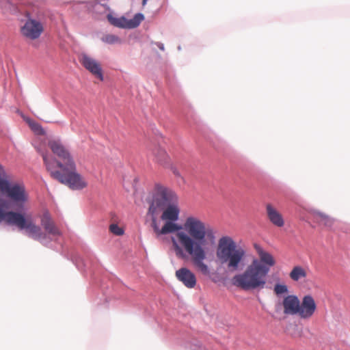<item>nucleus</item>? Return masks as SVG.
Segmentation results:
<instances>
[{
    "mask_svg": "<svg viewBox=\"0 0 350 350\" xmlns=\"http://www.w3.org/2000/svg\"><path fill=\"white\" fill-rule=\"evenodd\" d=\"M161 229V234L176 232L178 243L172 237V246L177 257L187 258L188 254L193 260L195 266L204 275H208L210 269L204 262L206 258V237L214 241L215 236L211 229H206L204 222L194 217H188L183 226L176 224V221L165 220Z\"/></svg>",
    "mask_w": 350,
    "mask_h": 350,
    "instance_id": "obj_1",
    "label": "nucleus"
},
{
    "mask_svg": "<svg viewBox=\"0 0 350 350\" xmlns=\"http://www.w3.org/2000/svg\"><path fill=\"white\" fill-rule=\"evenodd\" d=\"M49 146L53 154L61 159L59 161L56 159H49L45 152L38 149L51 176L73 190H80L85 187L87 183L77 172L75 162L69 150L62 142L59 139L50 140Z\"/></svg>",
    "mask_w": 350,
    "mask_h": 350,
    "instance_id": "obj_2",
    "label": "nucleus"
},
{
    "mask_svg": "<svg viewBox=\"0 0 350 350\" xmlns=\"http://www.w3.org/2000/svg\"><path fill=\"white\" fill-rule=\"evenodd\" d=\"M254 247L260 260L254 259L243 273H237L231 278L233 286L244 291L264 288L266 284L265 278L269 273L270 267L275 264L270 253L256 244Z\"/></svg>",
    "mask_w": 350,
    "mask_h": 350,
    "instance_id": "obj_3",
    "label": "nucleus"
},
{
    "mask_svg": "<svg viewBox=\"0 0 350 350\" xmlns=\"http://www.w3.org/2000/svg\"><path fill=\"white\" fill-rule=\"evenodd\" d=\"M245 250L237 246L234 241L228 236L219 239L216 250V257L221 265H226L230 271H237L245 266Z\"/></svg>",
    "mask_w": 350,
    "mask_h": 350,
    "instance_id": "obj_4",
    "label": "nucleus"
},
{
    "mask_svg": "<svg viewBox=\"0 0 350 350\" xmlns=\"http://www.w3.org/2000/svg\"><path fill=\"white\" fill-rule=\"evenodd\" d=\"M177 202L178 197L172 189L156 183L152 198L150 200L148 213H157L158 211Z\"/></svg>",
    "mask_w": 350,
    "mask_h": 350,
    "instance_id": "obj_5",
    "label": "nucleus"
},
{
    "mask_svg": "<svg viewBox=\"0 0 350 350\" xmlns=\"http://www.w3.org/2000/svg\"><path fill=\"white\" fill-rule=\"evenodd\" d=\"M14 202L18 210L24 208V204L27 200V195L24 185L18 183H8V185L1 192Z\"/></svg>",
    "mask_w": 350,
    "mask_h": 350,
    "instance_id": "obj_6",
    "label": "nucleus"
},
{
    "mask_svg": "<svg viewBox=\"0 0 350 350\" xmlns=\"http://www.w3.org/2000/svg\"><path fill=\"white\" fill-rule=\"evenodd\" d=\"M19 229L25 230L28 237L39 241L43 245L49 247H51L53 240L51 237V235L43 232L41 228L36 225L31 220H28L25 217Z\"/></svg>",
    "mask_w": 350,
    "mask_h": 350,
    "instance_id": "obj_7",
    "label": "nucleus"
},
{
    "mask_svg": "<svg viewBox=\"0 0 350 350\" xmlns=\"http://www.w3.org/2000/svg\"><path fill=\"white\" fill-rule=\"evenodd\" d=\"M25 23L21 28V34L29 39H38L44 31L42 23L33 18L28 11L25 12Z\"/></svg>",
    "mask_w": 350,
    "mask_h": 350,
    "instance_id": "obj_8",
    "label": "nucleus"
},
{
    "mask_svg": "<svg viewBox=\"0 0 350 350\" xmlns=\"http://www.w3.org/2000/svg\"><path fill=\"white\" fill-rule=\"evenodd\" d=\"M107 18L109 23L114 27L131 29L137 27L145 17L144 14L138 12L131 19H127L124 16L115 17L111 14H107Z\"/></svg>",
    "mask_w": 350,
    "mask_h": 350,
    "instance_id": "obj_9",
    "label": "nucleus"
},
{
    "mask_svg": "<svg viewBox=\"0 0 350 350\" xmlns=\"http://www.w3.org/2000/svg\"><path fill=\"white\" fill-rule=\"evenodd\" d=\"M7 207V202L0 200V224L5 221L8 224L14 225L20 228L25 218V214L13 211H5V208Z\"/></svg>",
    "mask_w": 350,
    "mask_h": 350,
    "instance_id": "obj_10",
    "label": "nucleus"
},
{
    "mask_svg": "<svg viewBox=\"0 0 350 350\" xmlns=\"http://www.w3.org/2000/svg\"><path fill=\"white\" fill-rule=\"evenodd\" d=\"M317 310V304L310 295H304L299 304V316L301 319L310 318Z\"/></svg>",
    "mask_w": 350,
    "mask_h": 350,
    "instance_id": "obj_11",
    "label": "nucleus"
},
{
    "mask_svg": "<svg viewBox=\"0 0 350 350\" xmlns=\"http://www.w3.org/2000/svg\"><path fill=\"white\" fill-rule=\"evenodd\" d=\"M80 62L83 66L92 75L96 76L101 81L103 80L102 68L94 59L92 58L86 53H81L80 55Z\"/></svg>",
    "mask_w": 350,
    "mask_h": 350,
    "instance_id": "obj_12",
    "label": "nucleus"
},
{
    "mask_svg": "<svg viewBox=\"0 0 350 350\" xmlns=\"http://www.w3.org/2000/svg\"><path fill=\"white\" fill-rule=\"evenodd\" d=\"M300 300L296 295H288L283 299L284 313L287 315H298Z\"/></svg>",
    "mask_w": 350,
    "mask_h": 350,
    "instance_id": "obj_13",
    "label": "nucleus"
},
{
    "mask_svg": "<svg viewBox=\"0 0 350 350\" xmlns=\"http://www.w3.org/2000/svg\"><path fill=\"white\" fill-rule=\"evenodd\" d=\"M176 276L187 288H193L196 284V275L187 267H182L177 270Z\"/></svg>",
    "mask_w": 350,
    "mask_h": 350,
    "instance_id": "obj_14",
    "label": "nucleus"
},
{
    "mask_svg": "<svg viewBox=\"0 0 350 350\" xmlns=\"http://www.w3.org/2000/svg\"><path fill=\"white\" fill-rule=\"evenodd\" d=\"M40 221L42 226L49 235H52V237L61 235L60 230L55 226L49 211H46L43 213Z\"/></svg>",
    "mask_w": 350,
    "mask_h": 350,
    "instance_id": "obj_15",
    "label": "nucleus"
},
{
    "mask_svg": "<svg viewBox=\"0 0 350 350\" xmlns=\"http://www.w3.org/2000/svg\"><path fill=\"white\" fill-rule=\"evenodd\" d=\"M267 215L270 222L275 226L281 228L284 225L282 215L271 204L266 205Z\"/></svg>",
    "mask_w": 350,
    "mask_h": 350,
    "instance_id": "obj_16",
    "label": "nucleus"
},
{
    "mask_svg": "<svg viewBox=\"0 0 350 350\" xmlns=\"http://www.w3.org/2000/svg\"><path fill=\"white\" fill-rule=\"evenodd\" d=\"M160 211H163V214L161 217L163 220L177 221L178 219L180 210L177 206V203L171 204Z\"/></svg>",
    "mask_w": 350,
    "mask_h": 350,
    "instance_id": "obj_17",
    "label": "nucleus"
},
{
    "mask_svg": "<svg viewBox=\"0 0 350 350\" xmlns=\"http://www.w3.org/2000/svg\"><path fill=\"white\" fill-rule=\"evenodd\" d=\"M306 271L301 266H295L289 273L290 278L293 281H299L301 278L306 277Z\"/></svg>",
    "mask_w": 350,
    "mask_h": 350,
    "instance_id": "obj_18",
    "label": "nucleus"
},
{
    "mask_svg": "<svg viewBox=\"0 0 350 350\" xmlns=\"http://www.w3.org/2000/svg\"><path fill=\"white\" fill-rule=\"evenodd\" d=\"M157 161L161 165H165L168 163L169 157L166 151L162 148H159L154 153Z\"/></svg>",
    "mask_w": 350,
    "mask_h": 350,
    "instance_id": "obj_19",
    "label": "nucleus"
},
{
    "mask_svg": "<svg viewBox=\"0 0 350 350\" xmlns=\"http://www.w3.org/2000/svg\"><path fill=\"white\" fill-rule=\"evenodd\" d=\"M102 42L108 44L121 43V39L114 34H105L100 38Z\"/></svg>",
    "mask_w": 350,
    "mask_h": 350,
    "instance_id": "obj_20",
    "label": "nucleus"
},
{
    "mask_svg": "<svg viewBox=\"0 0 350 350\" xmlns=\"http://www.w3.org/2000/svg\"><path fill=\"white\" fill-rule=\"evenodd\" d=\"M314 215L319 216L321 218V221L324 224L325 226L329 227L333 224L334 219L325 213L319 211H316L314 212Z\"/></svg>",
    "mask_w": 350,
    "mask_h": 350,
    "instance_id": "obj_21",
    "label": "nucleus"
},
{
    "mask_svg": "<svg viewBox=\"0 0 350 350\" xmlns=\"http://www.w3.org/2000/svg\"><path fill=\"white\" fill-rule=\"evenodd\" d=\"M273 291L276 295L280 296L282 294L287 293L288 292V288L287 285L284 284L276 283L274 285Z\"/></svg>",
    "mask_w": 350,
    "mask_h": 350,
    "instance_id": "obj_22",
    "label": "nucleus"
},
{
    "mask_svg": "<svg viewBox=\"0 0 350 350\" xmlns=\"http://www.w3.org/2000/svg\"><path fill=\"white\" fill-rule=\"evenodd\" d=\"M28 123H29L31 129L35 133H36L37 134H39V135L44 134V131L43 128L42 127V126L39 123L36 122L35 121H32V120H29Z\"/></svg>",
    "mask_w": 350,
    "mask_h": 350,
    "instance_id": "obj_23",
    "label": "nucleus"
},
{
    "mask_svg": "<svg viewBox=\"0 0 350 350\" xmlns=\"http://www.w3.org/2000/svg\"><path fill=\"white\" fill-rule=\"evenodd\" d=\"M148 213L149 215H150L151 217H152L151 227L152 228L154 232L157 235H161V229L159 227V225H158V223H157V213L152 214V213H148Z\"/></svg>",
    "mask_w": 350,
    "mask_h": 350,
    "instance_id": "obj_24",
    "label": "nucleus"
},
{
    "mask_svg": "<svg viewBox=\"0 0 350 350\" xmlns=\"http://www.w3.org/2000/svg\"><path fill=\"white\" fill-rule=\"evenodd\" d=\"M9 182L10 180L6 178L5 172L3 168V170H0V192L5 188Z\"/></svg>",
    "mask_w": 350,
    "mask_h": 350,
    "instance_id": "obj_25",
    "label": "nucleus"
},
{
    "mask_svg": "<svg viewBox=\"0 0 350 350\" xmlns=\"http://www.w3.org/2000/svg\"><path fill=\"white\" fill-rule=\"evenodd\" d=\"M0 8L7 10L10 8L12 11H16L17 8L11 4L9 0H0Z\"/></svg>",
    "mask_w": 350,
    "mask_h": 350,
    "instance_id": "obj_26",
    "label": "nucleus"
},
{
    "mask_svg": "<svg viewBox=\"0 0 350 350\" xmlns=\"http://www.w3.org/2000/svg\"><path fill=\"white\" fill-rule=\"evenodd\" d=\"M110 231L118 236L122 235L124 234V230L122 228L119 227V226L116 224H112L109 226Z\"/></svg>",
    "mask_w": 350,
    "mask_h": 350,
    "instance_id": "obj_27",
    "label": "nucleus"
},
{
    "mask_svg": "<svg viewBox=\"0 0 350 350\" xmlns=\"http://www.w3.org/2000/svg\"><path fill=\"white\" fill-rule=\"evenodd\" d=\"M77 268L80 270V271H82L83 269V267L85 266V264H84V262H83V260L81 258V257H77L75 261H74Z\"/></svg>",
    "mask_w": 350,
    "mask_h": 350,
    "instance_id": "obj_28",
    "label": "nucleus"
},
{
    "mask_svg": "<svg viewBox=\"0 0 350 350\" xmlns=\"http://www.w3.org/2000/svg\"><path fill=\"white\" fill-rule=\"evenodd\" d=\"M152 44L156 45L160 50L164 51L165 50V46L162 42H152Z\"/></svg>",
    "mask_w": 350,
    "mask_h": 350,
    "instance_id": "obj_29",
    "label": "nucleus"
},
{
    "mask_svg": "<svg viewBox=\"0 0 350 350\" xmlns=\"http://www.w3.org/2000/svg\"><path fill=\"white\" fill-rule=\"evenodd\" d=\"M171 170L176 176L181 177L180 174L176 166L171 165Z\"/></svg>",
    "mask_w": 350,
    "mask_h": 350,
    "instance_id": "obj_30",
    "label": "nucleus"
},
{
    "mask_svg": "<svg viewBox=\"0 0 350 350\" xmlns=\"http://www.w3.org/2000/svg\"><path fill=\"white\" fill-rule=\"evenodd\" d=\"M87 4H88L90 6H94V5H97L99 3L98 0H93L90 1L85 2Z\"/></svg>",
    "mask_w": 350,
    "mask_h": 350,
    "instance_id": "obj_31",
    "label": "nucleus"
},
{
    "mask_svg": "<svg viewBox=\"0 0 350 350\" xmlns=\"http://www.w3.org/2000/svg\"><path fill=\"white\" fill-rule=\"evenodd\" d=\"M147 1L148 0H142V5H145L146 4V3H147Z\"/></svg>",
    "mask_w": 350,
    "mask_h": 350,
    "instance_id": "obj_32",
    "label": "nucleus"
},
{
    "mask_svg": "<svg viewBox=\"0 0 350 350\" xmlns=\"http://www.w3.org/2000/svg\"><path fill=\"white\" fill-rule=\"evenodd\" d=\"M196 347H198V348L201 349V345L200 343H198V345H196Z\"/></svg>",
    "mask_w": 350,
    "mask_h": 350,
    "instance_id": "obj_33",
    "label": "nucleus"
},
{
    "mask_svg": "<svg viewBox=\"0 0 350 350\" xmlns=\"http://www.w3.org/2000/svg\"><path fill=\"white\" fill-rule=\"evenodd\" d=\"M178 51H180V50H181V46H178Z\"/></svg>",
    "mask_w": 350,
    "mask_h": 350,
    "instance_id": "obj_34",
    "label": "nucleus"
},
{
    "mask_svg": "<svg viewBox=\"0 0 350 350\" xmlns=\"http://www.w3.org/2000/svg\"><path fill=\"white\" fill-rule=\"evenodd\" d=\"M3 170V165L0 164V170Z\"/></svg>",
    "mask_w": 350,
    "mask_h": 350,
    "instance_id": "obj_35",
    "label": "nucleus"
}]
</instances>
